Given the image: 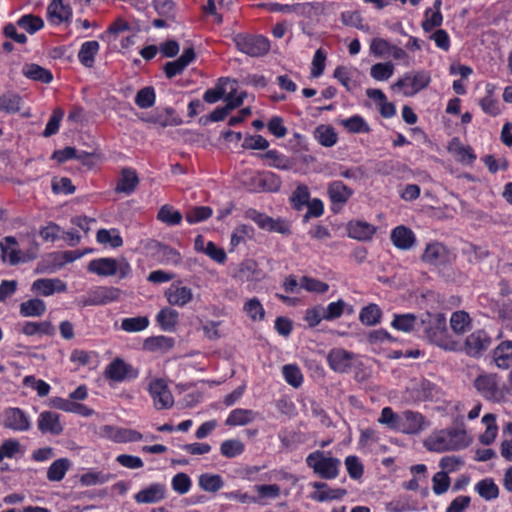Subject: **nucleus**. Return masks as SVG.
<instances>
[{
	"instance_id": "nucleus-13",
	"label": "nucleus",
	"mask_w": 512,
	"mask_h": 512,
	"mask_svg": "<svg viewBox=\"0 0 512 512\" xmlns=\"http://www.w3.org/2000/svg\"><path fill=\"white\" fill-rule=\"evenodd\" d=\"M421 258L428 265L443 266L450 261V253L443 244L433 242L426 246Z\"/></svg>"
},
{
	"instance_id": "nucleus-41",
	"label": "nucleus",
	"mask_w": 512,
	"mask_h": 512,
	"mask_svg": "<svg viewBox=\"0 0 512 512\" xmlns=\"http://www.w3.org/2000/svg\"><path fill=\"white\" fill-rule=\"evenodd\" d=\"M262 157L270 160L269 166L276 169L286 171L293 167L292 160L277 150H268Z\"/></svg>"
},
{
	"instance_id": "nucleus-35",
	"label": "nucleus",
	"mask_w": 512,
	"mask_h": 512,
	"mask_svg": "<svg viewBox=\"0 0 512 512\" xmlns=\"http://www.w3.org/2000/svg\"><path fill=\"white\" fill-rule=\"evenodd\" d=\"M230 83L231 80L229 78H220L214 88L208 89L204 92L203 100L210 104L218 102L227 95Z\"/></svg>"
},
{
	"instance_id": "nucleus-9",
	"label": "nucleus",
	"mask_w": 512,
	"mask_h": 512,
	"mask_svg": "<svg viewBox=\"0 0 512 512\" xmlns=\"http://www.w3.org/2000/svg\"><path fill=\"white\" fill-rule=\"evenodd\" d=\"M2 425L16 432H25L31 428L29 415L18 407H8L2 413Z\"/></svg>"
},
{
	"instance_id": "nucleus-37",
	"label": "nucleus",
	"mask_w": 512,
	"mask_h": 512,
	"mask_svg": "<svg viewBox=\"0 0 512 512\" xmlns=\"http://www.w3.org/2000/svg\"><path fill=\"white\" fill-rule=\"evenodd\" d=\"M475 491L486 501H491L499 496V488L492 478H485L475 484Z\"/></svg>"
},
{
	"instance_id": "nucleus-6",
	"label": "nucleus",
	"mask_w": 512,
	"mask_h": 512,
	"mask_svg": "<svg viewBox=\"0 0 512 512\" xmlns=\"http://www.w3.org/2000/svg\"><path fill=\"white\" fill-rule=\"evenodd\" d=\"M234 42L239 51L251 57H260L270 50L269 40L262 35L237 34Z\"/></svg>"
},
{
	"instance_id": "nucleus-54",
	"label": "nucleus",
	"mask_w": 512,
	"mask_h": 512,
	"mask_svg": "<svg viewBox=\"0 0 512 512\" xmlns=\"http://www.w3.org/2000/svg\"><path fill=\"white\" fill-rule=\"evenodd\" d=\"M21 108V97L15 93H5L0 96V110L6 113H16Z\"/></svg>"
},
{
	"instance_id": "nucleus-64",
	"label": "nucleus",
	"mask_w": 512,
	"mask_h": 512,
	"mask_svg": "<svg viewBox=\"0 0 512 512\" xmlns=\"http://www.w3.org/2000/svg\"><path fill=\"white\" fill-rule=\"evenodd\" d=\"M191 485V479L186 473L176 474L171 481L172 489L180 495L186 494L190 490Z\"/></svg>"
},
{
	"instance_id": "nucleus-32",
	"label": "nucleus",
	"mask_w": 512,
	"mask_h": 512,
	"mask_svg": "<svg viewBox=\"0 0 512 512\" xmlns=\"http://www.w3.org/2000/svg\"><path fill=\"white\" fill-rule=\"evenodd\" d=\"M419 322L420 318L418 319L414 314H395L391 326L406 333L413 330L417 332Z\"/></svg>"
},
{
	"instance_id": "nucleus-1",
	"label": "nucleus",
	"mask_w": 512,
	"mask_h": 512,
	"mask_svg": "<svg viewBox=\"0 0 512 512\" xmlns=\"http://www.w3.org/2000/svg\"><path fill=\"white\" fill-rule=\"evenodd\" d=\"M417 333L430 343L444 350H455L458 346L452 343L447 335L446 318L441 313H425L420 317Z\"/></svg>"
},
{
	"instance_id": "nucleus-39",
	"label": "nucleus",
	"mask_w": 512,
	"mask_h": 512,
	"mask_svg": "<svg viewBox=\"0 0 512 512\" xmlns=\"http://www.w3.org/2000/svg\"><path fill=\"white\" fill-rule=\"evenodd\" d=\"M198 485L202 490L214 493L224 486V481L218 474L203 473L198 478Z\"/></svg>"
},
{
	"instance_id": "nucleus-2",
	"label": "nucleus",
	"mask_w": 512,
	"mask_h": 512,
	"mask_svg": "<svg viewBox=\"0 0 512 512\" xmlns=\"http://www.w3.org/2000/svg\"><path fill=\"white\" fill-rule=\"evenodd\" d=\"M468 444L469 439L466 431L460 429H447L435 432L425 441L426 448L434 452L458 450L465 448Z\"/></svg>"
},
{
	"instance_id": "nucleus-29",
	"label": "nucleus",
	"mask_w": 512,
	"mask_h": 512,
	"mask_svg": "<svg viewBox=\"0 0 512 512\" xmlns=\"http://www.w3.org/2000/svg\"><path fill=\"white\" fill-rule=\"evenodd\" d=\"M494 362L501 369L512 366V341L501 342L493 352Z\"/></svg>"
},
{
	"instance_id": "nucleus-38",
	"label": "nucleus",
	"mask_w": 512,
	"mask_h": 512,
	"mask_svg": "<svg viewBox=\"0 0 512 512\" xmlns=\"http://www.w3.org/2000/svg\"><path fill=\"white\" fill-rule=\"evenodd\" d=\"M402 420V412L395 413L391 407H384L381 410L380 416L378 418V422L382 425H385L388 429L394 431H400Z\"/></svg>"
},
{
	"instance_id": "nucleus-18",
	"label": "nucleus",
	"mask_w": 512,
	"mask_h": 512,
	"mask_svg": "<svg viewBox=\"0 0 512 512\" xmlns=\"http://www.w3.org/2000/svg\"><path fill=\"white\" fill-rule=\"evenodd\" d=\"M195 59V52L192 47L184 49L182 55L171 62H167L164 66V71L167 78H173L182 73L184 69Z\"/></svg>"
},
{
	"instance_id": "nucleus-8",
	"label": "nucleus",
	"mask_w": 512,
	"mask_h": 512,
	"mask_svg": "<svg viewBox=\"0 0 512 512\" xmlns=\"http://www.w3.org/2000/svg\"><path fill=\"white\" fill-rule=\"evenodd\" d=\"M121 291L116 287L98 286L91 289L82 299L83 306L106 305L120 298Z\"/></svg>"
},
{
	"instance_id": "nucleus-60",
	"label": "nucleus",
	"mask_w": 512,
	"mask_h": 512,
	"mask_svg": "<svg viewBox=\"0 0 512 512\" xmlns=\"http://www.w3.org/2000/svg\"><path fill=\"white\" fill-rule=\"evenodd\" d=\"M140 432L129 428H118L113 434V439L118 443L137 442L142 440Z\"/></svg>"
},
{
	"instance_id": "nucleus-48",
	"label": "nucleus",
	"mask_w": 512,
	"mask_h": 512,
	"mask_svg": "<svg viewBox=\"0 0 512 512\" xmlns=\"http://www.w3.org/2000/svg\"><path fill=\"white\" fill-rule=\"evenodd\" d=\"M96 239L100 244H109L112 248L123 245L122 237L116 229H100L97 232Z\"/></svg>"
},
{
	"instance_id": "nucleus-43",
	"label": "nucleus",
	"mask_w": 512,
	"mask_h": 512,
	"mask_svg": "<svg viewBox=\"0 0 512 512\" xmlns=\"http://www.w3.org/2000/svg\"><path fill=\"white\" fill-rule=\"evenodd\" d=\"M17 25L27 33L34 34L44 27V21L39 16L25 14L18 19Z\"/></svg>"
},
{
	"instance_id": "nucleus-44",
	"label": "nucleus",
	"mask_w": 512,
	"mask_h": 512,
	"mask_svg": "<svg viewBox=\"0 0 512 512\" xmlns=\"http://www.w3.org/2000/svg\"><path fill=\"white\" fill-rule=\"evenodd\" d=\"M470 324L471 319L468 313L464 311H456L452 313L450 318V326L456 334L465 333L470 328Z\"/></svg>"
},
{
	"instance_id": "nucleus-25",
	"label": "nucleus",
	"mask_w": 512,
	"mask_h": 512,
	"mask_svg": "<svg viewBox=\"0 0 512 512\" xmlns=\"http://www.w3.org/2000/svg\"><path fill=\"white\" fill-rule=\"evenodd\" d=\"M258 417L259 413L254 410L236 408L229 413L225 424L230 427L244 426L254 422Z\"/></svg>"
},
{
	"instance_id": "nucleus-59",
	"label": "nucleus",
	"mask_w": 512,
	"mask_h": 512,
	"mask_svg": "<svg viewBox=\"0 0 512 512\" xmlns=\"http://www.w3.org/2000/svg\"><path fill=\"white\" fill-rule=\"evenodd\" d=\"M475 387L486 398H492L497 390L496 383L490 376H479L475 380Z\"/></svg>"
},
{
	"instance_id": "nucleus-58",
	"label": "nucleus",
	"mask_w": 512,
	"mask_h": 512,
	"mask_svg": "<svg viewBox=\"0 0 512 512\" xmlns=\"http://www.w3.org/2000/svg\"><path fill=\"white\" fill-rule=\"evenodd\" d=\"M155 91L153 87H144L140 89L135 97L136 105L141 109H147L155 103Z\"/></svg>"
},
{
	"instance_id": "nucleus-27",
	"label": "nucleus",
	"mask_w": 512,
	"mask_h": 512,
	"mask_svg": "<svg viewBox=\"0 0 512 512\" xmlns=\"http://www.w3.org/2000/svg\"><path fill=\"white\" fill-rule=\"evenodd\" d=\"M138 184L139 178L136 171L132 168H124L121 171V175L117 182L115 191L118 193H125L130 195L135 191Z\"/></svg>"
},
{
	"instance_id": "nucleus-26",
	"label": "nucleus",
	"mask_w": 512,
	"mask_h": 512,
	"mask_svg": "<svg viewBox=\"0 0 512 512\" xmlns=\"http://www.w3.org/2000/svg\"><path fill=\"white\" fill-rule=\"evenodd\" d=\"M348 236L359 241L370 240L376 232L375 226L364 221H351L347 226Z\"/></svg>"
},
{
	"instance_id": "nucleus-46",
	"label": "nucleus",
	"mask_w": 512,
	"mask_h": 512,
	"mask_svg": "<svg viewBox=\"0 0 512 512\" xmlns=\"http://www.w3.org/2000/svg\"><path fill=\"white\" fill-rule=\"evenodd\" d=\"M182 214L170 205H163L157 214V219L170 226L178 225L182 221Z\"/></svg>"
},
{
	"instance_id": "nucleus-4",
	"label": "nucleus",
	"mask_w": 512,
	"mask_h": 512,
	"mask_svg": "<svg viewBox=\"0 0 512 512\" xmlns=\"http://www.w3.org/2000/svg\"><path fill=\"white\" fill-rule=\"evenodd\" d=\"M430 82L431 76L428 71H410L398 79V81L393 85V88L400 89L406 97H412L425 89Z\"/></svg>"
},
{
	"instance_id": "nucleus-31",
	"label": "nucleus",
	"mask_w": 512,
	"mask_h": 512,
	"mask_svg": "<svg viewBox=\"0 0 512 512\" xmlns=\"http://www.w3.org/2000/svg\"><path fill=\"white\" fill-rule=\"evenodd\" d=\"M72 463L68 458H59L51 463L47 469V479L51 482H60L64 479Z\"/></svg>"
},
{
	"instance_id": "nucleus-62",
	"label": "nucleus",
	"mask_w": 512,
	"mask_h": 512,
	"mask_svg": "<svg viewBox=\"0 0 512 512\" xmlns=\"http://www.w3.org/2000/svg\"><path fill=\"white\" fill-rule=\"evenodd\" d=\"M346 306L347 304L342 299L329 303L326 308L323 307L324 320L338 319L344 313Z\"/></svg>"
},
{
	"instance_id": "nucleus-22",
	"label": "nucleus",
	"mask_w": 512,
	"mask_h": 512,
	"mask_svg": "<svg viewBox=\"0 0 512 512\" xmlns=\"http://www.w3.org/2000/svg\"><path fill=\"white\" fill-rule=\"evenodd\" d=\"M1 257L4 262L16 265L21 260V251L15 237L7 236L0 241Z\"/></svg>"
},
{
	"instance_id": "nucleus-51",
	"label": "nucleus",
	"mask_w": 512,
	"mask_h": 512,
	"mask_svg": "<svg viewBox=\"0 0 512 512\" xmlns=\"http://www.w3.org/2000/svg\"><path fill=\"white\" fill-rule=\"evenodd\" d=\"M245 445L238 439H228L221 443L220 452L226 458H234L241 455Z\"/></svg>"
},
{
	"instance_id": "nucleus-7",
	"label": "nucleus",
	"mask_w": 512,
	"mask_h": 512,
	"mask_svg": "<svg viewBox=\"0 0 512 512\" xmlns=\"http://www.w3.org/2000/svg\"><path fill=\"white\" fill-rule=\"evenodd\" d=\"M148 391L155 409L163 410L173 406L174 398L165 380L160 378L151 380Z\"/></svg>"
},
{
	"instance_id": "nucleus-50",
	"label": "nucleus",
	"mask_w": 512,
	"mask_h": 512,
	"mask_svg": "<svg viewBox=\"0 0 512 512\" xmlns=\"http://www.w3.org/2000/svg\"><path fill=\"white\" fill-rule=\"evenodd\" d=\"M282 374L285 381L294 388H298L303 383V375L300 368L295 364H286L282 368Z\"/></svg>"
},
{
	"instance_id": "nucleus-56",
	"label": "nucleus",
	"mask_w": 512,
	"mask_h": 512,
	"mask_svg": "<svg viewBox=\"0 0 512 512\" xmlns=\"http://www.w3.org/2000/svg\"><path fill=\"white\" fill-rule=\"evenodd\" d=\"M443 16L441 11H434L432 8H427L424 13V20L422 22V29L425 32H430L433 29L442 25Z\"/></svg>"
},
{
	"instance_id": "nucleus-28",
	"label": "nucleus",
	"mask_w": 512,
	"mask_h": 512,
	"mask_svg": "<svg viewBox=\"0 0 512 512\" xmlns=\"http://www.w3.org/2000/svg\"><path fill=\"white\" fill-rule=\"evenodd\" d=\"M116 259L98 258L93 259L88 264V271L99 276H113L116 274Z\"/></svg>"
},
{
	"instance_id": "nucleus-63",
	"label": "nucleus",
	"mask_w": 512,
	"mask_h": 512,
	"mask_svg": "<svg viewBox=\"0 0 512 512\" xmlns=\"http://www.w3.org/2000/svg\"><path fill=\"white\" fill-rule=\"evenodd\" d=\"M310 198V191L306 185H298L293 191L291 201L294 207L300 210L303 206L308 204Z\"/></svg>"
},
{
	"instance_id": "nucleus-17",
	"label": "nucleus",
	"mask_w": 512,
	"mask_h": 512,
	"mask_svg": "<svg viewBox=\"0 0 512 512\" xmlns=\"http://www.w3.org/2000/svg\"><path fill=\"white\" fill-rule=\"evenodd\" d=\"M166 488L161 483H153L148 487L140 490L134 495V500L138 504H152L160 502L165 498Z\"/></svg>"
},
{
	"instance_id": "nucleus-23",
	"label": "nucleus",
	"mask_w": 512,
	"mask_h": 512,
	"mask_svg": "<svg viewBox=\"0 0 512 512\" xmlns=\"http://www.w3.org/2000/svg\"><path fill=\"white\" fill-rule=\"evenodd\" d=\"M312 486L317 490L311 494V498L317 502L338 500L345 496L346 490L342 488H329L325 482H314Z\"/></svg>"
},
{
	"instance_id": "nucleus-36",
	"label": "nucleus",
	"mask_w": 512,
	"mask_h": 512,
	"mask_svg": "<svg viewBox=\"0 0 512 512\" xmlns=\"http://www.w3.org/2000/svg\"><path fill=\"white\" fill-rule=\"evenodd\" d=\"M46 311V304L39 298L30 299L20 304V314L23 317H40Z\"/></svg>"
},
{
	"instance_id": "nucleus-40",
	"label": "nucleus",
	"mask_w": 512,
	"mask_h": 512,
	"mask_svg": "<svg viewBox=\"0 0 512 512\" xmlns=\"http://www.w3.org/2000/svg\"><path fill=\"white\" fill-rule=\"evenodd\" d=\"M314 137L324 147H332L337 142V134L331 126H318L314 131Z\"/></svg>"
},
{
	"instance_id": "nucleus-47",
	"label": "nucleus",
	"mask_w": 512,
	"mask_h": 512,
	"mask_svg": "<svg viewBox=\"0 0 512 512\" xmlns=\"http://www.w3.org/2000/svg\"><path fill=\"white\" fill-rule=\"evenodd\" d=\"M341 125L350 133H368L370 131L369 125L360 115L341 120Z\"/></svg>"
},
{
	"instance_id": "nucleus-61",
	"label": "nucleus",
	"mask_w": 512,
	"mask_h": 512,
	"mask_svg": "<svg viewBox=\"0 0 512 512\" xmlns=\"http://www.w3.org/2000/svg\"><path fill=\"white\" fill-rule=\"evenodd\" d=\"M63 117H64V111L61 108L54 109L53 113L43 131V136L50 137V136L56 134L59 130L60 123H61Z\"/></svg>"
},
{
	"instance_id": "nucleus-55",
	"label": "nucleus",
	"mask_w": 512,
	"mask_h": 512,
	"mask_svg": "<svg viewBox=\"0 0 512 512\" xmlns=\"http://www.w3.org/2000/svg\"><path fill=\"white\" fill-rule=\"evenodd\" d=\"M149 326V319L145 316L124 318L121 322V329L126 332H140Z\"/></svg>"
},
{
	"instance_id": "nucleus-19",
	"label": "nucleus",
	"mask_w": 512,
	"mask_h": 512,
	"mask_svg": "<svg viewBox=\"0 0 512 512\" xmlns=\"http://www.w3.org/2000/svg\"><path fill=\"white\" fill-rule=\"evenodd\" d=\"M390 238L393 245L401 250L411 249L416 242L414 232L410 228L403 225L395 227L391 231Z\"/></svg>"
},
{
	"instance_id": "nucleus-14",
	"label": "nucleus",
	"mask_w": 512,
	"mask_h": 512,
	"mask_svg": "<svg viewBox=\"0 0 512 512\" xmlns=\"http://www.w3.org/2000/svg\"><path fill=\"white\" fill-rule=\"evenodd\" d=\"M37 427L43 434L60 435L63 432V424L60 414L52 411H42L37 418Z\"/></svg>"
},
{
	"instance_id": "nucleus-52",
	"label": "nucleus",
	"mask_w": 512,
	"mask_h": 512,
	"mask_svg": "<svg viewBox=\"0 0 512 512\" xmlns=\"http://www.w3.org/2000/svg\"><path fill=\"white\" fill-rule=\"evenodd\" d=\"M394 74L392 62H379L370 68V75L376 81H386Z\"/></svg>"
},
{
	"instance_id": "nucleus-15",
	"label": "nucleus",
	"mask_w": 512,
	"mask_h": 512,
	"mask_svg": "<svg viewBox=\"0 0 512 512\" xmlns=\"http://www.w3.org/2000/svg\"><path fill=\"white\" fill-rule=\"evenodd\" d=\"M327 360L333 371L347 373L353 366L354 354L341 348L332 349Z\"/></svg>"
},
{
	"instance_id": "nucleus-45",
	"label": "nucleus",
	"mask_w": 512,
	"mask_h": 512,
	"mask_svg": "<svg viewBox=\"0 0 512 512\" xmlns=\"http://www.w3.org/2000/svg\"><path fill=\"white\" fill-rule=\"evenodd\" d=\"M381 318V310L376 304H369L363 307L359 313V320L367 326L376 325Z\"/></svg>"
},
{
	"instance_id": "nucleus-33",
	"label": "nucleus",
	"mask_w": 512,
	"mask_h": 512,
	"mask_svg": "<svg viewBox=\"0 0 512 512\" xmlns=\"http://www.w3.org/2000/svg\"><path fill=\"white\" fill-rule=\"evenodd\" d=\"M100 45L97 41L84 42L78 52V59L82 65L91 68L94 65L95 56L98 53Z\"/></svg>"
},
{
	"instance_id": "nucleus-49",
	"label": "nucleus",
	"mask_w": 512,
	"mask_h": 512,
	"mask_svg": "<svg viewBox=\"0 0 512 512\" xmlns=\"http://www.w3.org/2000/svg\"><path fill=\"white\" fill-rule=\"evenodd\" d=\"M243 311L252 321H261L265 316L263 305L256 297H253L244 303Z\"/></svg>"
},
{
	"instance_id": "nucleus-34",
	"label": "nucleus",
	"mask_w": 512,
	"mask_h": 512,
	"mask_svg": "<svg viewBox=\"0 0 512 512\" xmlns=\"http://www.w3.org/2000/svg\"><path fill=\"white\" fill-rule=\"evenodd\" d=\"M22 73L25 77L42 83H50L53 79L52 73L49 70L33 63L24 65Z\"/></svg>"
},
{
	"instance_id": "nucleus-10",
	"label": "nucleus",
	"mask_w": 512,
	"mask_h": 512,
	"mask_svg": "<svg viewBox=\"0 0 512 512\" xmlns=\"http://www.w3.org/2000/svg\"><path fill=\"white\" fill-rule=\"evenodd\" d=\"M430 426V422L419 412L405 410L402 412L400 431L403 434H419Z\"/></svg>"
},
{
	"instance_id": "nucleus-20",
	"label": "nucleus",
	"mask_w": 512,
	"mask_h": 512,
	"mask_svg": "<svg viewBox=\"0 0 512 512\" xmlns=\"http://www.w3.org/2000/svg\"><path fill=\"white\" fill-rule=\"evenodd\" d=\"M105 375L109 379L114 380L116 382H122L127 377L135 378L137 376V374L134 373L132 367L119 358L113 360L106 367Z\"/></svg>"
},
{
	"instance_id": "nucleus-16",
	"label": "nucleus",
	"mask_w": 512,
	"mask_h": 512,
	"mask_svg": "<svg viewBox=\"0 0 512 512\" xmlns=\"http://www.w3.org/2000/svg\"><path fill=\"white\" fill-rule=\"evenodd\" d=\"M165 297L172 306L184 307L193 299L192 289L181 285V283H173L165 291Z\"/></svg>"
},
{
	"instance_id": "nucleus-21",
	"label": "nucleus",
	"mask_w": 512,
	"mask_h": 512,
	"mask_svg": "<svg viewBox=\"0 0 512 512\" xmlns=\"http://www.w3.org/2000/svg\"><path fill=\"white\" fill-rule=\"evenodd\" d=\"M67 285L58 278L37 279L32 284V290L43 296H50L56 292H65Z\"/></svg>"
},
{
	"instance_id": "nucleus-30",
	"label": "nucleus",
	"mask_w": 512,
	"mask_h": 512,
	"mask_svg": "<svg viewBox=\"0 0 512 512\" xmlns=\"http://www.w3.org/2000/svg\"><path fill=\"white\" fill-rule=\"evenodd\" d=\"M179 320V312L175 309L165 307L156 315V322L166 332H173Z\"/></svg>"
},
{
	"instance_id": "nucleus-5",
	"label": "nucleus",
	"mask_w": 512,
	"mask_h": 512,
	"mask_svg": "<svg viewBox=\"0 0 512 512\" xmlns=\"http://www.w3.org/2000/svg\"><path fill=\"white\" fill-rule=\"evenodd\" d=\"M458 346L454 352H464L470 357H480L491 345V338L484 330H476L468 335L463 343L452 340Z\"/></svg>"
},
{
	"instance_id": "nucleus-57",
	"label": "nucleus",
	"mask_w": 512,
	"mask_h": 512,
	"mask_svg": "<svg viewBox=\"0 0 512 512\" xmlns=\"http://www.w3.org/2000/svg\"><path fill=\"white\" fill-rule=\"evenodd\" d=\"M155 11L163 17L174 18L177 12V3L175 0H152Z\"/></svg>"
},
{
	"instance_id": "nucleus-53",
	"label": "nucleus",
	"mask_w": 512,
	"mask_h": 512,
	"mask_svg": "<svg viewBox=\"0 0 512 512\" xmlns=\"http://www.w3.org/2000/svg\"><path fill=\"white\" fill-rule=\"evenodd\" d=\"M213 214V210L208 206H195L187 210L185 218L189 224H196L207 220Z\"/></svg>"
},
{
	"instance_id": "nucleus-3",
	"label": "nucleus",
	"mask_w": 512,
	"mask_h": 512,
	"mask_svg": "<svg viewBox=\"0 0 512 512\" xmlns=\"http://www.w3.org/2000/svg\"><path fill=\"white\" fill-rule=\"evenodd\" d=\"M305 461L307 466L323 479L332 480L339 475L341 461L338 458L327 456L324 451L311 452Z\"/></svg>"
},
{
	"instance_id": "nucleus-12",
	"label": "nucleus",
	"mask_w": 512,
	"mask_h": 512,
	"mask_svg": "<svg viewBox=\"0 0 512 512\" xmlns=\"http://www.w3.org/2000/svg\"><path fill=\"white\" fill-rule=\"evenodd\" d=\"M250 179L251 184L248 185V189L253 192H274L280 188V180L272 172L253 173Z\"/></svg>"
},
{
	"instance_id": "nucleus-11",
	"label": "nucleus",
	"mask_w": 512,
	"mask_h": 512,
	"mask_svg": "<svg viewBox=\"0 0 512 512\" xmlns=\"http://www.w3.org/2000/svg\"><path fill=\"white\" fill-rule=\"evenodd\" d=\"M327 194L332 204V210H340L354 194L353 189L342 181L336 180L328 184Z\"/></svg>"
},
{
	"instance_id": "nucleus-24",
	"label": "nucleus",
	"mask_w": 512,
	"mask_h": 512,
	"mask_svg": "<svg viewBox=\"0 0 512 512\" xmlns=\"http://www.w3.org/2000/svg\"><path fill=\"white\" fill-rule=\"evenodd\" d=\"M47 14L53 23L60 24L71 20L72 9L64 0H53L47 7Z\"/></svg>"
},
{
	"instance_id": "nucleus-42",
	"label": "nucleus",
	"mask_w": 512,
	"mask_h": 512,
	"mask_svg": "<svg viewBox=\"0 0 512 512\" xmlns=\"http://www.w3.org/2000/svg\"><path fill=\"white\" fill-rule=\"evenodd\" d=\"M482 422L486 426V430L480 435L479 439L481 443L489 445L495 440L497 435L496 417L493 414H485Z\"/></svg>"
}]
</instances>
